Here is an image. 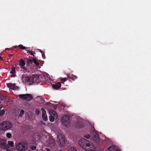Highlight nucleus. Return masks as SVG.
Instances as JSON below:
<instances>
[{
    "mask_svg": "<svg viewBox=\"0 0 151 151\" xmlns=\"http://www.w3.org/2000/svg\"><path fill=\"white\" fill-rule=\"evenodd\" d=\"M54 109L55 110H56V107L55 106H54Z\"/></svg>",
    "mask_w": 151,
    "mask_h": 151,
    "instance_id": "nucleus-38",
    "label": "nucleus"
},
{
    "mask_svg": "<svg viewBox=\"0 0 151 151\" xmlns=\"http://www.w3.org/2000/svg\"><path fill=\"white\" fill-rule=\"evenodd\" d=\"M84 137L87 139L91 137V139L94 142L97 144L100 143V139L99 135L94 132H92L91 133V136L89 134L85 135Z\"/></svg>",
    "mask_w": 151,
    "mask_h": 151,
    "instance_id": "nucleus-2",
    "label": "nucleus"
},
{
    "mask_svg": "<svg viewBox=\"0 0 151 151\" xmlns=\"http://www.w3.org/2000/svg\"><path fill=\"white\" fill-rule=\"evenodd\" d=\"M107 151H119L116 148L115 146L112 145L109 147L107 149Z\"/></svg>",
    "mask_w": 151,
    "mask_h": 151,
    "instance_id": "nucleus-15",
    "label": "nucleus"
},
{
    "mask_svg": "<svg viewBox=\"0 0 151 151\" xmlns=\"http://www.w3.org/2000/svg\"><path fill=\"white\" fill-rule=\"evenodd\" d=\"M33 60L34 63L36 65H39V63L38 62V60L35 59L34 58H33Z\"/></svg>",
    "mask_w": 151,
    "mask_h": 151,
    "instance_id": "nucleus-21",
    "label": "nucleus"
},
{
    "mask_svg": "<svg viewBox=\"0 0 151 151\" xmlns=\"http://www.w3.org/2000/svg\"><path fill=\"white\" fill-rule=\"evenodd\" d=\"M12 77H15L16 76L15 73L12 74Z\"/></svg>",
    "mask_w": 151,
    "mask_h": 151,
    "instance_id": "nucleus-36",
    "label": "nucleus"
},
{
    "mask_svg": "<svg viewBox=\"0 0 151 151\" xmlns=\"http://www.w3.org/2000/svg\"><path fill=\"white\" fill-rule=\"evenodd\" d=\"M75 126L76 127L79 128L83 127V124H82V122L78 121L77 122L75 123Z\"/></svg>",
    "mask_w": 151,
    "mask_h": 151,
    "instance_id": "nucleus-17",
    "label": "nucleus"
},
{
    "mask_svg": "<svg viewBox=\"0 0 151 151\" xmlns=\"http://www.w3.org/2000/svg\"><path fill=\"white\" fill-rule=\"evenodd\" d=\"M19 47L20 49L23 50L26 49L27 48L23 46L22 45H19V46H15L13 47L14 48H16L17 47Z\"/></svg>",
    "mask_w": 151,
    "mask_h": 151,
    "instance_id": "nucleus-18",
    "label": "nucleus"
},
{
    "mask_svg": "<svg viewBox=\"0 0 151 151\" xmlns=\"http://www.w3.org/2000/svg\"><path fill=\"white\" fill-rule=\"evenodd\" d=\"M9 57H11L12 56V55L10 54V55H9Z\"/></svg>",
    "mask_w": 151,
    "mask_h": 151,
    "instance_id": "nucleus-40",
    "label": "nucleus"
},
{
    "mask_svg": "<svg viewBox=\"0 0 151 151\" xmlns=\"http://www.w3.org/2000/svg\"><path fill=\"white\" fill-rule=\"evenodd\" d=\"M49 118L51 122H53L54 121L55 117L50 115V116H49Z\"/></svg>",
    "mask_w": 151,
    "mask_h": 151,
    "instance_id": "nucleus-22",
    "label": "nucleus"
},
{
    "mask_svg": "<svg viewBox=\"0 0 151 151\" xmlns=\"http://www.w3.org/2000/svg\"><path fill=\"white\" fill-rule=\"evenodd\" d=\"M1 107H0V110L1 109Z\"/></svg>",
    "mask_w": 151,
    "mask_h": 151,
    "instance_id": "nucleus-41",
    "label": "nucleus"
},
{
    "mask_svg": "<svg viewBox=\"0 0 151 151\" xmlns=\"http://www.w3.org/2000/svg\"><path fill=\"white\" fill-rule=\"evenodd\" d=\"M50 115L52 116H54V117H55L57 115L56 113V112L54 111H52V112L51 113H50Z\"/></svg>",
    "mask_w": 151,
    "mask_h": 151,
    "instance_id": "nucleus-24",
    "label": "nucleus"
},
{
    "mask_svg": "<svg viewBox=\"0 0 151 151\" xmlns=\"http://www.w3.org/2000/svg\"><path fill=\"white\" fill-rule=\"evenodd\" d=\"M61 84L60 82H58L55 84H53L52 85V88L55 89L57 90L59 89L61 87Z\"/></svg>",
    "mask_w": 151,
    "mask_h": 151,
    "instance_id": "nucleus-14",
    "label": "nucleus"
},
{
    "mask_svg": "<svg viewBox=\"0 0 151 151\" xmlns=\"http://www.w3.org/2000/svg\"><path fill=\"white\" fill-rule=\"evenodd\" d=\"M5 111L4 109L0 110V116H3L4 114Z\"/></svg>",
    "mask_w": 151,
    "mask_h": 151,
    "instance_id": "nucleus-25",
    "label": "nucleus"
},
{
    "mask_svg": "<svg viewBox=\"0 0 151 151\" xmlns=\"http://www.w3.org/2000/svg\"><path fill=\"white\" fill-rule=\"evenodd\" d=\"M41 110L42 112V118L45 121H47L48 118L45 109L43 108H42L41 109Z\"/></svg>",
    "mask_w": 151,
    "mask_h": 151,
    "instance_id": "nucleus-13",
    "label": "nucleus"
},
{
    "mask_svg": "<svg viewBox=\"0 0 151 151\" xmlns=\"http://www.w3.org/2000/svg\"><path fill=\"white\" fill-rule=\"evenodd\" d=\"M32 77L33 78L34 83H38L41 81L40 76L37 75L36 74L33 75Z\"/></svg>",
    "mask_w": 151,
    "mask_h": 151,
    "instance_id": "nucleus-12",
    "label": "nucleus"
},
{
    "mask_svg": "<svg viewBox=\"0 0 151 151\" xmlns=\"http://www.w3.org/2000/svg\"><path fill=\"white\" fill-rule=\"evenodd\" d=\"M5 99V97L3 95L0 94V100H3Z\"/></svg>",
    "mask_w": 151,
    "mask_h": 151,
    "instance_id": "nucleus-32",
    "label": "nucleus"
},
{
    "mask_svg": "<svg viewBox=\"0 0 151 151\" xmlns=\"http://www.w3.org/2000/svg\"><path fill=\"white\" fill-rule=\"evenodd\" d=\"M25 80L27 84L29 85H31L32 83H34L33 78L32 77V76L27 77L26 78Z\"/></svg>",
    "mask_w": 151,
    "mask_h": 151,
    "instance_id": "nucleus-11",
    "label": "nucleus"
},
{
    "mask_svg": "<svg viewBox=\"0 0 151 151\" xmlns=\"http://www.w3.org/2000/svg\"><path fill=\"white\" fill-rule=\"evenodd\" d=\"M58 142L60 146H63L65 144V137L63 135L58 136Z\"/></svg>",
    "mask_w": 151,
    "mask_h": 151,
    "instance_id": "nucleus-7",
    "label": "nucleus"
},
{
    "mask_svg": "<svg viewBox=\"0 0 151 151\" xmlns=\"http://www.w3.org/2000/svg\"><path fill=\"white\" fill-rule=\"evenodd\" d=\"M34 53L35 54V52H34Z\"/></svg>",
    "mask_w": 151,
    "mask_h": 151,
    "instance_id": "nucleus-42",
    "label": "nucleus"
},
{
    "mask_svg": "<svg viewBox=\"0 0 151 151\" xmlns=\"http://www.w3.org/2000/svg\"><path fill=\"white\" fill-rule=\"evenodd\" d=\"M35 112L36 115H38L40 113V111L38 109H36L35 110Z\"/></svg>",
    "mask_w": 151,
    "mask_h": 151,
    "instance_id": "nucleus-34",
    "label": "nucleus"
},
{
    "mask_svg": "<svg viewBox=\"0 0 151 151\" xmlns=\"http://www.w3.org/2000/svg\"><path fill=\"white\" fill-rule=\"evenodd\" d=\"M30 148L32 150H34L36 149V146L34 145H31L30 146Z\"/></svg>",
    "mask_w": 151,
    "mask_h": 151,
    "instance_id": "nucleus-30",
    "label": "nucleus"
},
{
    "mask_svg": "<svg viewBox=\"0 0 151 151\" xmlns=\"http://www.w3.org/2000/svg\"><path fill=\"white\" fill-rule=\"evenodd\" d=\"M69 151H77V150L74 147H71L69 149Z\"/></svg>",
    "mask_w": 151,
    "mask_h": 151,
    "instance_id": "nucleus-29",
    "label": "nucleus"
},
{
    "mask_svg": "<svg viewBox=\"0 0 151 151\" xmlns=\"http://www.w3.org/2000/svg\"><path fill=\"white\" fill-rule=\"evenodd\" d=\"M0 60H3L2 58L0 56Z\"/></svg>",
    "mask_w": 151,
    "mask_h": 151,
    "instance_id": "nucleus-39",
    "label": "nucleus"
},
{
    "mask_svg": "<svg viewBox=\"0 0 151 151\" xmlns=\"http://www.w3.org/2000/svg\"><path fill=\"white\" fill-rule=\"evenodd\" d=\"M21 68L23 69L26 71H27V69L24 66L25 65V61L21 59L19 60V64Z\"/></svg>",
    "mask_w": 151,
    "mask_h": 151,
    "instance_id": "nucleus-10",
    "label": "nucleus"
},
{
    "mask_svg": "<svg viewBox=\"0 0 151 151\" xmlns=\"http://www.w3.org/2000/svg\"><path fill=\"white\" fill-rule=\"evenodd\" d=\"M6 85L9 88L13 90H18L19 89V87L16 86V83H8L6 84Z\"/></svg>",
    "mask_w": 151,
    "mask_h": 151,
    "instance_id": "nucleus-9",
    "label": "nucleus"
},
{
    "mask_svg": "<svg viewBox=\"0 0 151 151\" xmlns=\"http://www.w3.org/2000/svg\"><path fill=\"white\" fill-rule=\"evenodd\" d=\"M0 146L3 149H8L9 146L6 143V140L3 139H0Z\"/></svg>",
    "mask_w": 151,
    "mask_h": 151,
    "instance_id": "nucleus-6",
    "label": "nucleus"
},
{
    "mask_svg": "<svg viewBox=\"0 0 151 151\" xmlns=\"http://www.w3.org/2000/svg\"><path fill=\"white\" fill-rule=\"evenodd\" d=\"M27 146V142H24L17 143L16 147L19 151H25Z\"/></svg>",
    "mask_w": 151,
    "mask_h": 151,
    "instance_id": "nucleus-4",
    "label": "nucleus"
},
{
    "mask_svg": "<svg viewBox=\"0 0 151 151\" xmlns=\"http://www.w3.org/2000/svg\"><path fill=\"white\" fill-rule=\"evenodd\" d=\"M79 145L83 149L88 151H94L95 150V146L89 141L84 138L80 139L78 142Z\"/></svg>",
    "mask_w": 151,
    "mask_h": 151,
    "instance_id": "nucleus-1",
    "label": "nucleus"
},
{
    "mask_svg": "<svg viewBox=\"0 0 151 151\" xmlns=\"http://www.w3.org/2000/svg\"><path fill=\"white\" fill-rule=\"evenodd\" d=\"M67 78H61L60 81L62 82V83H64V82L66 81L67 80Z\"/></svg>",
    "mask_w": 151,
    "mask_h": 151,
    "instance_id": "nucleus-26",
    "label": "nucleus"
},
{
    "mask_svg": "<svg viewBox=\"0 0 151 151\" xmlns=\"http://www.w3.org/2000/svg\"><path fill=\"white\" fill-rule=\"evenodd\" d=\"M26 51L27 52H29V53H30L31 55L33 56L34 57H35L34 55L33 54V52L32 51H30V50H26Z\"/></svg>",
    "mask_w": 151,
    "mask_h": 151,
    "instance_id": "nucleus-33",
    "label": "nucleus"
},
{
    "mask_svg": "<svg viewBox=\"0 0 151 151\" xmlns=\"http://www.w3.org/2000/svg\"><path fill=\"white\" fill-rule=\"evenodd\" d=\"M24 111L23 110H22L20 111V114L19 115V116L22 117V115L24 114Z\"/></svg>",
    "mask_w": 151,
    "mask_h": 151,
    "instance_id": "nucleus-28",
    "label": "nucleus"
},
{
    "mask_svg": "<svg viewBox=\"0 0 151 151\" xmlns=\"http://www.w3.org/2000/svg\"><path fill=\"white\" fill-rule=\"evenodd\" d=\"M31 128L30 126L29 125H24L22 128L24 130V131L23 132V133H24L26 132H28L30 130Z\"/></svg>",
    "mask_w": 151,
    "mask_h": 151,
    "instance_id": "nucleus-16",
    "label": "nucleus"
},
{
    "mask_svg": "<svg viewBox=\"0 0 151 151\" xmlns=\"http://www.w3.org/2000/svg\"><path fill=\"white\" fill-rule=\"evenodd\" d=\"M46 150L47 151H51L50 149L48 148H46Z\"/></svg>",
    "mask_w": 151,
    "mask_h": 151,
    "instance_id": "nucleus-37",
    "label": "nucleus"
},
{
    "mask_svg": "<svg viewBox=\"0 0 151 151\" xmlns=\"http://www.w3.org/2000/svg\"><path fill=\"white\" fill-rule=\"evenodd\" d=\"M8 145L11 147H13L14 146V142L12 141H9L8 142Z\"/></svg>",
    "mask_w": 151,
    "mask_h": 151,
    "instance_id": "nucleus-23",
    "label": "nucleus"
},
{
    "mask_svg": "<svg viewBox=\"0 0 151 151\" xmlns=\"http://www.w3.org/2000/svg\"><path fill=\"white\" fill-rule=\"evenodd\" d=\"M70 119L68 116H64L62 118V123L65 126H67L70 123Z\"/></svg>",
    "mask_w": 151,
    "mask_h": 151,
    "instance_id": "nucleus-8",
    "label": "nucleus"
},
{
    "mask_svg": "<svg viewBox=\"0 0 151 151\" xmlns=\"http://www.w3.org/2000/svg\"><path fill=\"white\" fill-rule=\"evenodd\" d=\"M42 57L43 59L45 58V57L44 53H43L42 54Z\"/></svg>",
    "mask_w": 151,
    "mask_h": 151,
    "instance_id": "nucleus-35",
    "label": "nucleus"
},
{
    "mask_svg": "<svg viewBox=\"0 0 151 151\" xmlns=\"http://www.w3.org/2000/svg\"><path fill=\"white\" fill-rule=\"evenodd\" d=\"M16 73L15 68L14 67H12V70L10 72V73L11 74L15 73Z\"/></svg>",
    "mask_w": 151,
    "mask_h": 151,
    "instance_id": "nucleus-20",
    "label": "nucleus"
},
{
    "mask_svg": "<svg viewBox=\"0 0 151 151\" xmlns=\"http://www.w3.org/2000/svg\"><path fill=\"white\" fill-rule=\"evenodd\" d=\"M11 123L9 121H5L0 124V130L2 131H5L10 129L12 127Z\"/></svg>",
    "mask_w": 151,
    "mask_h": 151,
    "instance_id": "nucleus-3",
    "label": "nucleus"
},
{
    "mask_svg": "<svg viewBox=\"0 0 151 151\" xmlns=\"http://www.w3.org/2000/svg\"><path fill=\"white\" fill-rule=\"evenodd\" d=\"M32 62H33V61H32V60L31 59H28L27 60V64L28 65L32 64Z\"/></svg>",
    "mask_w": 151,
    "mask_h": 151,
    "instance_id": "nucleus-27",
    "label": "nucleus"
},
{
    "mask_svg": "<svg viewBox=\"0 0 151 151\" xmlns=\"http://www.w3.org/2000/svg\"><path fill=\"white\" fill-rule=\"evenodd\" d=\"M6 137L8 138H10L12 137V134L9 133H8L6 134Z\"/></svg>",
    "mask_w": 151,
    "mask_h": 151,
    "instance_id": "nucleus-31",
    "label": "nucleus"
},
{
    "mask_svg": "<svg viewBox=\"0 0 151 151\" xmlns=\"http://www.w3.org/2000/svg\"><path fill=\"white\" fill-rule=\"evenodd\" d=\"M68 78H69L72 79V80H73L74 81L77 78V76H76L73 75H71L69 76Z\"/></svg>",
    "mask_w": 151,
    "mask_h": 151,
    "instance_id": "nucleus-19",
    "label": "nucleus"
},
{
    "mask_svg": "<svg viewBox=\"0 0 151 151\" xmlns=\"http://www.w3.org/2000/svg\"><path fill=\"white\" fill-rule=\"evenodd\" d=\"M18 96L20 99L27 101H29L32 98V95L29 94H20Z\"/></svg>",
    "mask_w": 151,
    "mask_h": 151,
    "instance_id": "nucleus-5",
    "label": "nucleus"
}]
</instances>
